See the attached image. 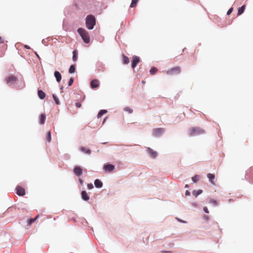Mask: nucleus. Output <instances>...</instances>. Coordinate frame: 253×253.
<instances>
[{
    "instance_id": "obj_1",
    "label": "nucleus",
    "mask_w": 253,
    "mask_h": 253,
    "mask_svg": "<svg viewBox=\"0 0 253 253\" xmlns=\"http://www.w3.org/2000/svg\"><path fill=\"white\" fill-rule=\"evenodd\" d=\"M95 23L96 19L93 15L90 14L86 16L85 18V25L88 29H93Z\"/></svg>"
},
{
    "instance_id": "obj_2",
    "label": "nucleus",
    "mask_w": 253,
    "mask_h": 253,
    "mask_svg": "<svg viewBox=\"0 0 253 253\" xmlns=\"http://www.w3.org/2000/svg\"><path fill=\"white\" fill-rule=\"evenodd\" d=\"M78 32L82 37V39L86 43L89 42L90 38L87 32L84 29L80 28L78 29Z\"/></svg>"
},
{
    "instance_id": "obj_3",
    "label": "nucleus",
    "mask_w": 253,
    "mask_h": 253,
    "mask_svg": "<svg viewBox=\"0 0 253 253\" xmlns=\"http://www.w3.org/2000/svg\"><path fill=\"white\" fill-rule=\"evenodd\" d=\"M205 130L198 127H193L189 129V135L191 136L198 135L204 133Z\"/></svg>"
},
{
    "instance_id": "obj_4",
    "label": "nucleus",
    "mask_w": 253,
    "mask_h": 253,
    "mask_svg": "<svg viewBox=\"0 0 253 253\" xmlns=\"http://www.w3.org/2000/svg\"><path fill=\"white\" fill-rule=\"evenodd\" d=\"M181 72V68L179 66H176L171 68L167 71L166 73L169 75H175L179 74Z\"/></svg>"
},
{
    "instance_id": "obj_5",
    "label": "nucleus",
    "mask_w": 253,
    "mask_h": 253,
    "mask_svg": "<svg viewBox=\"0 0 253 253\" xmlns=\"http://www.w3.org/2000/svg\"><path fill=\"white\" fill-rule=\"evenodd\" d=\"M5 81L8 85L15 84L17 80V78L14 75L9 76L5 78Z\"/></svg>"
},
{
    "instance_id": "obj_6",
    "label": "nucleus",
    "mask_w": 253,
    "mask_h": 253,
    "mask_svg": "<svg viewBox=\"0 0 253 253\" xmlns=\"http://www.w3.org/2000/svg\"><path fill=\"white\" fill-rule=\"evenodd\" d=\"M140 62V58L138 56L134 55L132 57V61L131 63V67L133 69H134L136 66Z\"/></svg>"
},
{
    "instance_id": "obj_7",
    "label": "nucleus",
    "mask_w": 253,
    "mask_h": 253,
    "mask_svg": "<svg viewBox=\"0 0 253 253\" xmlns=\"http://www.w3.org/2000/svg\"><path fill=\"white\" fill-rule=\"evenodd\" d=\"M115 169L114 166L111 164H107L104 166L103 169L105 171L108 172L112 171Z\"/></svg>"
},
{
    "instance_id": "obj_8",
    "label": "nucleus",
    "mask_w": 253,
    "mask_h": 253,
    "mask_svg": "<svg viewBox=\"0 0 253 253\" xmlns=\"http://www.w3.org/2000/svg\"><path fill=\"white\" fill-rule=\"evenodd\" d=\"M73 171L77 176H80L82 174V169L79 166H75L74 168Z\"/></svg>"
},
{
    "instance_id": "obj_9",
    "label": "nucleus",
    "mask_w": 253,
    "mask_h": 253,
    "mask_svg": "<svg viewBox=\"0 0 253 253\" xmlns=\"http://www.w3.org/2000/svg\"><path fill=\"white\" fill-rule=\"evenodd\" d=\"M16 193L19 196H24L25 194V190L22 187L17 186L16 187Z\"/></svg>"
},
{
    "instance_id": "obj_10",
    "label": "nucleus",
    "mask_w": 253,
    "mask_h": 253,
    "mask_svg": "<svg viewBox=\"0 0 253 253\" xmlns=\"http://www.w3.org/2000/svg\"><path fill=\"white\" fill-rule=\"evenodd\" d=\"M147 151L149 153V155L153 158H156L157 156V152L154 151L153 149L149 147L147 148Z\"/></svg>"
},
{
    "instance_id": "obj_11",
    "label": "nucleus",
    "mask_w": 253,
    "mask_h": 253,
    "mask_svg": "<svg viewBox=\"0 0 253 253\" xmlns=\"http://www.w3.org/2000/svg\"><path fill=\"white\" fill-rule=\"evenodd\" d=\"M90 86L91 88H94L98 87L99 81L97 80H93L90 82Z\"/></svg>"
},
{
    "instance_id": "obj_12",
    "label": "nucleus",
    "mask_w": 253,
    "mask_h": 253,
    "mask_svg": "<svg viewBox=\"0 0 253 253\" xmlns=\"http://www.w3.org/2000/svg\"><path fill=\"white\" fill-rule=\"evenodd\" d=\"M164 132V129L161 128H158L154 130V135L155 136H158Z\"/></svg>"
},
{
    "instance_id": "obj_13",
    "label": "nucleus",
    "mask_w": 253,
    "mask_h": 253,
    "mask_svg": "<svg viewBox=\"0 0 253 253\" xmlns=\"http://www.w3.org/2000/svg\"><path fill=\"white\" fill-rule=\"evenodd\" d=\"M207 177L211 184H215L214 182L213 181V179L215 178V176L214 174L211 173H208L207 175Z\"/></svg>"
},
{
    "instance_id": "obj_14",
    "label": "nucleus",
    "mask_w": 253,
    "mask_h": 253,
    "mask_svg": "<svg viewBox=\"0 0 253 253\" xmlns=\"http://www.w3.org/2000/svg\"><path fill=\"white\" fill-rule=\"evenodd\" d=\"M82 198L85 201H88L89 199V197L88 196L85 191H83L82 192Z\"/></svg>"
},
{
    "instance_id": "obj_15",
    "label": "nucleus",
    "mask_w": 253,
    "mask_h": 253,
    "mask_svg": "<svg viewBox=\"0 0 253 253\" xmlns=\"http://www.w3.org/2000/svg\"><path fill=\"white\" fill-rule=\"evenodd\" d=\"M54 76L56 79L57 82H60L61 80V75L58 71H55L54 72Z\"/></svg>"
},
{
    "instance_id": "obj_16",
    "label": "nucleus",
    "mask_w": 253,
    "mask_h": 253,
    "mask_svg": "<svg viewBox=\"0 0 253 253\" xmlns=\"http://www.w3.org/2000/svg\"><path fill=\"white\" fill-rule=\"evenodd\" d=\"M94 185L96 188H101L103 186L102 182L99 179H96L95 180Z\"/></svg>"
},
{
    "instance_id": "obj_17",
    "label": "nucleus",
    "mask_w": 253,
    "mask_h": 253,
    "mask_svg": "<svg viewBox=\"0 0 253 253\" xmlns=\"http://www.w3.org/2000/svg\"><path fill=\"white\" fill-rule=\"evenodd\" d=\"M38 96L39 97L42 99H43L45 98V93L42 91V90H38Z\"/></svg>"
},
{
    "instance_id": "obj_18",
    "label": "nucleus",
    "mask_w": 253,
    "mask_h": 253,
    "mask_svg": "<svg viewBox=\"0 0 253 253\" xmlns=\"http://www.w3.org/2000/svg\"><path fill=\"white\" fill-rule=\"evenodd\" d=\"M80 150L86 154H90L91 153V150L89 149H86L84 147H81L80 148Z\"/></svg>"
},
{
    "instance_id": "obj_19",
    "label": "nucleus",
    "mask_w": 253,
    "mask_h": 253,
    "mask_svg": "<svg viewBox=\"0 0 253 253\" xmlns=\"http://www.w3.org/2000/svg\"><path fill=\"white\" fill-rule=\"evenodd\" d=\"M40 123L42 125H43L45 123V121L46 119V116L44 114H42L40 116Z\"/></svg>"
},
{
    "instance_id": "obj_20",
    "label": "nucleus",
    "mask_w": 253,
    "mask_h": 253,
    "mask_svg": "<svg viewBox=\"0 0 253 253\" xmlns=\"http://www.w3.org/2000/svg\"><path fill=\"white\" fill-rule=\"evenodd\" d=\"M245 9V5H244L242 6H241V7L239 8L237 15L238 16L241 15L244 12Z\"/></svg>"
},
{
    "instance_id": "obj_21",
    "label": "nucleus",
    "mask_w": 253,
    "mask_h": 253,
    "mask_svg": "<svg viewBox=\"0 0 253 253\" xmlns=\"http://www.w3.org/2000/svg\"><path fill=\"white\" fill-rule=\"evenodd\" d=\"M203 192L202 190H194L193 191V194L195 196V197H197L198 195L201 194Z\"/></svg>"
},
{
    "instance_id": "obj_22",
    "label": "nucleus",
    "mask_w": 253,
    "mask_h": 253,
    "mask_svg": "<svg viewBox=\"0 0 253 253\" xmlns=\"http://www.w3.org/2000/svg\"><path fill=\"white\" fill-rule=\"evenodd\" d=\"M39 215H37L35 218L29 219L28 221V225H30L38 219Z\"/></svg>"
},
{
    "instance_id": "obj_23",
    "label": "nucleus",
    "mask_w": 253,
    "mask_h": 253,
    "mask_svg": "<svg viewBox=\"0 0 253 253\" xmlns=\"http://www.w3.org/2000/svg\"><path fill=\"white\" fill-rule=\"evenodd\" d=\"M122 57H123V62L124 64H127L129 63V59L124 54H123L122 55Z\"/></svg>"
},
{
    "instance_id": "obj_24",
    "label": "nucleus",
    "mask_w": 253,
    "mask_h": 253,
    "mask_svg": "<svg viewBox=\"0 0 253 253\" xmlns=\"http://www.w3.org/2000/svg\"><path fill=\"white\" fill-rule=\"evenodd\" d=\"M247 174L253 177V167H251L247 170Z\"/></svg>"
},
{
    "instance_id": "obj_25",
    "label": "nucleus",
    "mask_w": 253,
    "mask_h": 253,
    "mask_svg": "<svg viewBox=\"0 0 253 253\" xmlns=\"http://www.w3.org/2000/svg\"><path fill=\"white\" fill-rule=\"evenodd\" d=\"M78 52L77 50H75L73 52V60L74 62H76L77 60V57H78Z\"/></svg>"
},
{
    "instance_id": "obj_26",
    "label": "nucleus",
    "mask_w": 253,
    "mask_h": 253,
    "mask_svg": "<svg viewBox=\"0 0 253 253\" xmlns=\"http://www.w3.org/2000/svg\"><path fill=\"white\" fill-rule=\"evenodd\" d=\"M106 113H107V111L106 110H101L97 114V118H101L103 114H104Z\"/></svg>"
},
{
    "instance_id": "obj_27",
    "label": "nucleus",
    "mask_w": 253,
    "mask_h": 253,
    "mask_svg": "<svg viewBox=\"0 0 253 253\" xmlns=\"http://www.w3.org/2000/svg\"><path fill=\"white\" fill-rule=\"evenodd\" d=\"M46 140L48 142H50L51 140V132L50 131H48L46 136Z\"/></svg>"
},
{
    "instance_id": "obj_28",
    "label": "nucleus",
    "mask_w": 253,
    "mask_h": 253,
    "mask_svg": "<svg viewBox=\"0 0 253 253\" xmlns=\"http://www.w3.org/2000/svg\"><path fill=\"white\" fill-rule=\"evenodd\" d=\"M158 71V69L156 67H152L150 70V73L151 75H154Z\"/></svg>"
},
{
    "instance_id": "obj_29",
    "label": "nucleus",
    "mask_w": 253,
    "mask_h": 253,
    "mask_svg": "<svg viewBox=\"0 0 253 253\" xmlns=\"http://www.w3.org/2000/svg\"><path fill=\"white\" fill-rule=\"evenodd\" d=\"M75 72V66L72 65L70 67L69 72L71 74L74 73Z\"/></svg>"
},
{
    "instance_id": "obj_30",
    "label": "nucleus",
    "mask_w": 253,
    "mask_h": 253,
    "mask_svg": "<svg viewBox=\"0 0 253 253\" xmlns=\"http://www.w3.org/2000/svg\"><path fill=\"white\" fill-rule=\"evenodd\" d=\"M124 110L125 111L127 112L129 114H131L133 112V110L128 107L124 108Z\"/></svg>"
},
{
    "instance_id": "obj_31",
    "label": "nucleus",
    "mask_w": 253,
    "mask_h": 253,
    "mask_svg": "<svg viewBox=\"0 0 253 253\" xmlns=\"http://www.w3.org/2000/svg\"><path fill=\"white\" fill-rule=\"evenodd\" d=\"M138 1V0H132L130 5V7H134L137 4Z\"/></svg>"
},
{
    "instance_id": "obj_32",
    "label": "nucleus",
    "mask_w": 253,
    "mask_h": 253,
    "mask_svg": "<svg viewBox=\"0 0 253 253\" xmlns=\"http://www.w3.org/2000/svg\"><path fill=\"white\" fill-rule=\"evenodd\" d=\"M192 179L194 182H196L199 180V176L198 175H195L192 178Z\"/></svg>"
},
{
    "instance_id": "obj_33",
    "label": "nucleus",
    "mask_w": 253,
    "mask_h": 253,
    "mask_svg": "<svg viewBox=\"0 0 253 253\" xmlns=\"http://www.w3.org/2000/svg\"><path fill=\"white\" fill-rule=\"evenodd\" d=\"M209 203L212 204L214 206H217L218 205L217 202L216 200L212 199H210Z\"/></svg>"
},
{
    "instance_id": "obj_34",
    "label": "nucleus",
    "mask_w": 253,
    "mask_h": 253,
    "mask_svg": "<svg viewBox=\"0 0 253 253\" xmlns=\"http://www.w3.org/2000/svg\"><path fill=\"white\" fill-rule=\"evenodd\" d=\"M52 96H53V98L54 100L55 101L56 104L57 105H59V101L58 99L57 98V97L54 94H53Z\"/></svg>"
},
{
    "instance_id": "obj_35",
    "label": "nucleus",
    "mask_w": 253,
    "mask_h": 253,
    "mask_svg": "<svg viewBox=\"0 0 253 253\" xmlns=\"http://www.w3.org/2000/svg\"><path fill=\"white\" fill-rule=\"evenodd\" d=\"M73 82H74L73 78H70V79L69 81V83H68L69 86H71L73 83Z\"/></svg>"
},
{
    "instance_id": "obj_36",
    "label": "nucleus",
    "mask_w": 253,
    "mask_h": 253,
    "mask_svg": "<svg viewBox=\"0 0 253 253\" xmlns=\"http://www.w3.org/2000/svg\"><path fill=\"white\" fill-rule=\"evenodd\" d=\"M233 8L232 7L230 8L227 11V15H230L232 12L233 11Z\"/></svg>"
},
{
    "instance_id": "obj_37",
    "label": "nucleus",
    "mask_w": 253,
    "mask_h": 253,
    "mask_svg": "<svg viewBox=\"0 0 253 253\" xmlns=\"http://www.w3.org/2000/svg\"><path fill=\"white\" fill-rule=\"evenodd\" d=\"M87 187L88 189H91L93 188V186L92 184L90 183V184H87Z\"/></svg>"
},
{
    "instance_id": "obj_38",
    "label": "nucleus",
    "mask_w": 253,
    "mask_h": 253,
    "mask_svg": "<svg viewBox=\"0 0 253 253\" xmlns=\"http://www.w3.org/2000/svg\"><path fill=\"white\" fill-rule=\"evenodd\" d=\"M76 106L77 108H80L82 106V104L80 102H77L76 103Z\"/></svg>"
},
{
    "instance_id": "obj_39",
    "label": "nucleus",
    "mask_w": 253,
    "mask_h": 253,
    "mask_svg": "<svg viewBox=\"0 0 253 253\" xmlns=\"http://www.w3.org/2000/svg\"><path fill=\"white\" fill-rule=\"evenodd\" d=\"M203 210L206 213H209V210H208L207 207H204Z\"/></svg>"
},
{
    "instance_id": "obj_40",
    "label": "nucleus",
    "mask_w": 253,
    "mask_h": 253,
    "mask_svg": "<svg viewBox=\"0 0 253 253\" xmlns=\"http://www.w3.org/2000/svg\"><path fill=\"white\" fill-rule=\"evenodd\" d=\"M4 42V40L1 37H0V43H3Z\"/></svg>"
},
{
    "instance_id": "obj_41",
    "label": "nucleus",
    "mask_w": 253,
    "mask_h": 253,
    "mask_svg": "<svg viewBox=\"0 0 253 253\" xmlns=\"http://www.w3.org/2000/svg\"><path fill=\"white\" fill-rule=\"evenodd\" d=\"M190 194V192L188 190H186L185 192V195L186 196H189Z\"/></svg>"
},
{
    "instance_id": "obj_42",
    "label": "nucleus",
    "mask_w": 253,
    "mask_h": 253,
    "mask_svg": "<svg viewBox=\"0 0 253 253\" xmlns=\"http://www.w3.org/2000/svg\"><path fill=\"white\" fill-rule=\"evenodd\" d=\"M25 47L26 48H27V49H29L30 48V47L28 45H25Z\"/></svg>"
},
{
    "instance_id": "obj_43",
    "label": "nucleus",
    "mask_w": 253,
    "mask_h": 253,
    "mask_svg": "<svg viewBox=\"0 0 253 253\" xmlns=\"http://www.w3.org/2000/svg\"><path fill=\"white\" fill-rule=\"evenodd\" d=\"M106 119V118L104 119L103 123H104V122L105 121Z\"/></svg>"
},
{
    "instance_id": "obj_44",
    "label": "nucleus",
    "mask_w": 253,
    "mask_h": 253,
    "mask_svg": "<svg viewBox=\"0 0 253 253\" xmlns=\"http://www.w3.org/2000/svg\"><path fill=\"white\" fill-rule=\"evenodd\" d=\"M80 182H81V183H82V180H81V179H80Z\"/></svg>"
},
{
    "instance_id": "obj_45",
    "label": "nucleus",
    "mask_w": 253,
    "mask_h": 253,
    "mask_svg": "<svg viewBox=\"0 0 253 253\" xmlns=\"http://www.w3.org/2000/svg\"><path fill=\"white\" fill-rule=\"evenodd\" d=\"M36 55H37V56L38 57H39V55H38V54H36Z\"/></svg>"
}]
</instances>
